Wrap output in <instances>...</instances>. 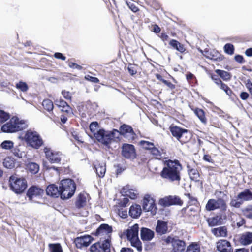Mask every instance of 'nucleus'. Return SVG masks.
<instances>
[{
  "instance_id": "nucleus-55",
  "label": "nucleus",
  "mask_w": 252,
  "mask_h": 252,
  "mask_svg": "<svg viewBox=\"0 0 252 252\" xmlns=\"http://www.w3.org/2000/svg\"><path fill=\"white\" fill-rule=\"evenodd\" d=\"M98 123L97 122H92L89 128L91 131L94 134H94L96 133L98 131H97L98 127Z\"/></svg>"
},
{
  "instance_id": "nucleus-18",
  "label": "nucleus",
  "mask_w": 252,
  "mask_h": 252,
  "mask_svg": "<svg viewBox=\"0 0 252 252\" xmlns=\"http://www.w3.org/2000/svg\"><path fill=\"white\" fill-rule=\"evenodd\" d=\"M200 208V204L192 206L187 205L181 210V212L184 217L195 216L197 215Z\"/></svg>"
},
{
  "instance_id": "nucleus-59",
  "label": "nucleus",
  "mask_w": 252,
  "mask_h": 252,
  "mask_svg": "<svg viewBox=\"0 0 252 252\" xmlns=\"http://www.w3.org/2000/svg\"><path fill=\"white\" fill-rule=\"evenodd\" d=\"M145 2L148 5L152 7H160V5L156 0H146Z\"/></svg>"
},
{
  "instance_id": "nucleus-36",
  "label": "nucleus",
  "mask_w": 252,
  "mask_h": 252,
  "mask_svg": "<svg viewBox=\"0 0 252 252\" xmlns=\"http://www.w3.org/2000/svg\"><path fill=\"white\" fill-rule=\"evenodd\" d=\"M241 212L245 218L252 220V204H249L242 209Z\"/></svg>"
},
{
  "instance_id": "nucleus-23",
  "label": "nucleus",
  "mask_w": 252,
  "mask_h": 252,
  "mask_svg": "<svg viewBox=\"0 0 252 252\" xmlns=\"http://www.w3.org/2000/svg\"><path fill=\"white\" fill-rule=\"evenodd\" d=\"M211 232L216 237H227L228 236V230L225 226L212 228Z\"/></svg>"
},
{
  "instance_id": "nucleus-40",
  "label": "nucleus",
  "mask_w": 252,
  "mask_h": 252,
  "mask_svg": "<svg viewBox=\"0 0 252 252\" xmlns=\"http://www.w3.org/2000/svg\"><path fill=\"white\" fill-rule=\"evenodd\" d=\"M26 166L27 169L32 174L37 173L39 169V166L35 162H29Z\"/></svg>"
},
{
  "instance_id": "nucleus-39",
  "label": "nucleus",
  "mask_w": 252,
  "mask_h": 252,
  "mask_svg": "<svg viewBox=\"0 0 252 252\" xmlns=\"http://www.w3.org/2000/svg\"><path fill=\"white\" fill-rule=\"evenodd\" d=\"M184 195L188 197L189 199L187 202V205L192 206V205H199V202L196 197H194L190 193H185Z\"/></svg>"
},
{
  "instance_id": "nucleus-42",
  "label": "nucleus",
  "mask_w": 252,
  "mask_h": 252,
  "mask_svg": "<svg viewBox=\"0 0 252 252\" xmlns=\"http://www.w3.org/2000/svg\"><path fill=\"white\" fill-rule=\"evenodd\" d=\"M150 153L156 159L160 160L162 159V154L159 149L154 146L150 150Z\"/></svg>"
},
{
  "instance_id": "nucleus-57",
  "label": "nucleus",
  "mask_w": 252,
  "mask_h": 252,
  "mask_svg": "<svg viewBox=\"0 0 252 252\" xmlns=\"http://www.w3.org/2000/svg\"><path fill=\"white\" fill-rule=\"evenodd\" d=\"M127 70L131 76H134L137 72L136 66L135 64H129L128 66Z\"/></svg>"
},
{
  "instance_id": "nucleus-28",
  "label": "nucleus",
  "mask_w": 252,
  "mask_h": 252,
  "mask_svg": "<svg viewBox=\"0 0 252 252\" xmlns=\"http://www.w3.org/2000/svg\"><path fill=\"white\" fill-rule=\"evenodd\" d=\"M112 232V227L107 224H102L98 228L95 230V232L92 233V235L94 236H98L104 232L106 233H110Z\"/></svg>"
},
{
  "instance_id": "nucleus-63",
  "label": "nucleus",
  "mask_w": 252,
  "mask_h": 252,
  "mask_svg": "<svg viewBox=\"0 0 252 252\" xmlns=\"http://www.w3.org/2000/svg\"><path fill=\"white\" fill-rule=\"evenodd\" d=\"M246 223V220L244 218L239 217L238 220H236V225L238 228H239Z\"/></svg>"
},
{
  "instance_id": "nucleus-21",
  "label": "nucleus",
  "mask_w": 252,
  "mask_h": 252,
  "mask_svg": "<svg viewBox=\"0 0 252 252\" xmlns=\"http://www.w3.org/2000/svg\"><path fill=\"white\" fill-rule=\"evenodd\" d=\"M186 243L184 240L176 238L173 241L171 252H184L186 250Z\"/></svg>"
},
{
  "instance_id": "nucleus-51",
  "label": "nucleus",
  "mask_w": 252,
  "mask_h": 252,
  "mask_svg": "<svg viewBox=\"0 0 252 252\" xmlns=\"http://www.w3.org/2000/svg\"><path fill=\"white\" fill-rule=\"evenodd\" d=\"M91 252H101V243L99 242L93 244L90 248Z\"/></svg>"
},
{
  "instance_id": "nucleus-47",
  "label": "nucleus",
  "mask_w": 252,
  "mask_h": 252,
  "mask_svg": "<svg viewBox=\"0 0 252 252\" xmlns=\"http://www.w3.org/2000/svg\"><path fill=\"white\" fill-rule=\"evenodd\" d=\"M139 144L145 150L149 151L155 146L153 143L145 140L140 141Z\"/></svg>"
},
{
  "instance_id": "nucleus-41",
  "label": "nucleus",
  "mask_w": 252,
  "mask_h": 252,
  "mask_svg": "<svg viewBox=\"0 0 252 252\" xmlns=\"http://www.w3.org/2000/svg\"><path fill=\"white\" fill-rule=\"evenodd\" d=\"M155 77L156 78L164 83L165 85H166L167 86H168L170 89L171 90H173L175 89L176 86L174 84H172L171 82H169L165 79H164L162 76V75L158 73H156L155 74Z\"/></svg>"
},
{
  "instance_id": "nucleus-1",
  "label": "nucleus",
  "mask_w": 252,
  "mask_h": 252,
  "mask_svg": "<svg viewBox=\"0 0 252 252\" xmlns=\"http://www.w3.org/2000/svg\"><path fill=\"white\" fill-rule=\"evenodd\" d=\"M164 167L160 172V176L170 182L181 180V171L182 165L177 159H168L163 161Z\"/></svg>"
},
{
  "instance_id": "nucleus-10",
  "label": "nucleus",
  "mask_w": 252,
  "mask_h": 252,
  "mask_svg": "<svg viewBox=\"0 0 252 252\" xmlns=\"http://www.w3.org/2000/svg\"><path fill=\"white\" fill-rule=\"evenodd\" d=\"M142 207L145 211L151 212L153 215H155L158 210L155 200L148 194H145L143 197Z\"/></svg>"
},
{
  "instance_id": "nucleus-53",
  "label": "nucleus",
  "mask_w": 252,
  "mask_h": 252,
  "mask_svg": "<svg viewBox=\"0 0 252 252\" xmlns=\"http://www.w3.org/2000/svg\"><path fill=\"white\" fill-rule=\"evenodd\" d=\"M61 111L66 115H71L73 114V110L71 106L67 104L64 107L60 108Z\"/></svg>"
},
{
  "instance_id": "nucleus-56",
  "label": "nucleus",
  "mask_w": 252,
  "mask_h": 252,
  "mask_svg": "<svg viewBox=\"0 0 252 252\" xmlns=\"http://www.w3.org/2000/svg\"><path fill=\"white\" fill-rule=\"evenodd\" d=\"M55 104L59 109L68 104L62 98L56 99L55 100Z\"/></svg>"
},
{
  "instance_id": "nucleus-33",
  "label": "nucleus",
  "mask_w": 252,
  "mask_h": 252,
  "mask_svg": "<svg viewBox=\"0 0 252 252\" xmlns=\"http://www.w3.org/2000/svg\"><path fill=\"white\" fill-rule=\"evenodd\" d=\"M94 168L97 175L102 178L104 176L106 172V165L104 163H96L94 165Z\"/></svg>"
},
{
  "instance_id": "nucleus-13",
  "label": "nucleus",
  "mask_w": 252,
  "mask_h": 252,
  "mask_svg": "<svg viewBox=\"0 0 252 252\" xmlns=\"http://www.w3.org/2000/svg\"><path fill=\"white\" fill-rule=\"evenodd\" d=\"M44 151L46 158L51 163H59L61 161V154L59 152L52 150L50 148L45 147Z\"/></svg>"
},
{
  "instance_id": "nucleus-37",
  "label": "nucleus",
  "mask_w": 252,
  "mask_h": 252,
  "mask_svg": "<svg viewBox=\"0 0 252 252\" xmlns=\"http://www.w3.org/2000/svg\"><path fill=\"white\" fill-rule=\"evenodd\" d=\"M3 164L7 168H13L15 167V160L11 157H7L4 159Z\"/></svg>"
},
{
  "instance_id": "nucleus-6",
  "label": "nucleus",
  "mask_w": 252,
  "mask_h": 252,
  "mask_svg": "<svg viewBox=\"0 0 252 252\" xmlns=\"http://www.w3.org/2000/svg\"><path fill=\"white\" fill-rule=\"evenodd\" d=\"M27 186V182L24 178L18 177L16 175H12L9 177V187L15 193H22Z\"/></svg>"
},
{
  "instance_id": "nucleus-54",
  "label": "nucleus",
  "mask_w": 252,
  "mask_h": 252,
  "mask_svg": "<svg viewBox=\"0 0 252 252\" xmlns=\"http://www.w3.org/2000/svg\"><path fill=\"white\" fill-rule=\"evenodd\" d=\"M243 203L241 200L238 199L236 198V199H233L230 201V205L232 207L238 208L241 207Z\"/></svg>"
},
{
  "instance_id": "nucleus-8",
  "label": "nucleus",
  "mask_w": 252,
  "mask_h": 252,
  "mask_svg": "<svg viewBox=\"0 0 252 252\" xmlns=\"http://www.w3.org/2000/svg\"><path fill=\"white\" fill-rule=\"evenodd\" d=\"M227 209L226 201L223 198L210 199L205 206V209L208 211L220 209L222 214H226Z\"/></svg>"
},
{
  "instance_id": "nucleus-16",
  "label": "nucleus",
  "mask_w": 252,
  "mask_h": 252,
  "mask_svg": "<svg viewBox=\"0 0 252 252\" xmlns=\"http://www.w3.org/2000/svg\"><path fill=\"white\" fill-rule=\"evenodd\" d=\"M226 218V214H220L216 215L212 217L208 218L206 220V221L208 223L209 226L213 227L222 224L223 223V220Z\"/></svg>"
},
{
  "instance_id": "nucleus-52",
  "label": "nucleus",
  "mask_w": 252,
  "mask_h": 252,
  "mask_svg": "<svg viewBox=\"0 0 252 252\" xmlns=\"http://www.w3.org/2000/svg\"><path fill=\"white\" fill-rule=\"evenodd\" d=\"M224 51L229 55H232L234 52V47L231 43H227L224 47Z\"/></svg>"
},
{
  "instance_id": "nucleus-48",
  "label": "nucleus",
  "mask_w": 252,
  "mask_h": 252,
  "mask_svg": "<svg viewBox=\"0 0 252 252\" xmlns=\"http://www.w3.org/2000/svg\"><path fill=\"white\" fill-rule=\"evenodd\" d=\"M211 60L218 61L221 59L220 54L216 50H213L210 53V56L208 57Z\"/></svg>"
},
{
  "instance_id": "nucleus-5",
  "label": "nucleus",
  "mask_w": 252,
  "mask_h": 252,
  "mask_svg": "<svg viewBox=\"0 0 252 252\" xmlns=\"http://www.w3.org/2000/svg\"><path fill=\"white\" fill-rule=\"evenodd\" d=\"M139 225L137 223L127 229L124 233L131 245L136 248L138 252L142 250V243L138 238Z\"/></svg>"
},
{
  "instance_id": "nucleus-9",
  "label": "nucleus",
  "mask_w": 252,
  "mask_h": 252,
  "mask_svg": "<svg viewBox=\"0 0 252 252\" xmlns=\"http://www.w3.org/2000/svg\"><path fill=\"white\" fill-rule=\"evenodd\" d=\"M25 139L30 146L35 149L39 148L43 144L42 139L35 131L28 130L25 135Z\"/></svg>"
},
{
  "instance_id": "nucleus-12",
  "label": "nucleus",
  "mask_w": 252,
  "mask_h": 252,
  "mask_svg": "<svg viewBox=\"0 0 252 252\" xmlns=\"http://www.w3.org/2000/svg\"><path fill=\"white\" fill-rule=\"evenodd\" d=\"M122 155L127 159H134L136 158L135 147L132 144L124 143L122 146Z\"/></svg>"
},
{
  "instance_id": "nucleus-62",
  "label": "nucleus",
  "mask_w": 252,
  "mask_h": 252,
  "mask_svg": "<svg viewBox=\"0 0 252 252\" xmlns=\"http://www.w3.org/2000/svg\"><path fill=\"white\" fill-rule=\"evenodd\" d=\"M176 239V238H175L174 237H172L170 236H168L167 237H165V238H162V240L166 245H168L169 244H171V245H172L173 241H174Z\"/></svg>"
},
{
  "instance_id": "nucleus-50",
  "label": "nucleus",
  "mask_w": 252,
  "mask_h": 252,
  "mask_svg": "<svg viewBox=\"0 0 252 252\" xmlns=\"http://www.w3.org/2000/svg\"><path fill=\"white\" fill-rule=\"evenodd\" d=\"M10 118V114L0 109V123L5 122Z\"/></svg>"
},
{
  "instance_id": "nucleus-2",
  "label": "nucleus",
  "mask_w": 252,
  "mask_h": 252,
  "mask_svg": "<svg viewBox=\"0 0 252 252\" xmlns=\"http://www.w3.org/2000/svg\"><path fill=\"white\" fill-rule=\"evenodd\" d=\"M120 135V130L113 129L112 131L106 132L103 129H100L94 134L96 139L102 144L109 146L112 140L114 139H118Z\"/></svg>"
},
{
  "instance_id": "nucleus-26",
  "label": "nucleus",
  "mask_w": 252,
  "mask_h": 252,
  "mask_svg": "<svg viewBox=\"0 0 252 252\" xmlns=\"http://www.w3.org/2000/svg\"><path fill=\"white\" fill-rule=\"evenodd\" d=\"M169 44L173 49L176 50L181 54H185L187 50L185 45L177 40H170Z\"/></svg>"
},
{
  "instance_id": "nucleus-60",
  "label": "nucleus",
  "mask_w": 252,
  "mask_h": 252,
  "mask_svg": "<svg viewBox=\"0 0 252 252\" xmlns=\"http://www.w3.org/2000/svg\"><path fill=\"white\" fill-rule=\"evenodd\" d=\"M126 193V195L132 199H135L138 196V194L135 192V191L132 189H129Z\"/></svg>"
},
{
  "instance_id": "nucleus-46",
  "label": "nucleus",
  "mask_w": 252,
  "mask_h": 252,
  "mask_svg": "<svg viewBox=\"0 0 252 252\" xmlns=\"http://www.w3.org/2000/svg\"><path fill=\"white\" fill-rule=\"evenodd\" d=\"M49 247L51 252H63L61 245L59 243L50 244Z\"/></svg>"
},
{
  "instance_id": "nucleus-30",
  "label": "nucleus",
  "mask_w": 252,
  "mask_h": 252,
  "mask_svg": "<svg viewBox=\"0 0 252 252\" xmlns=\"http://www.w3.org/2000/svg\"><path fill=\"white\" fill-rule=\"evenodd\" d=\"M142 213L141 206L134 204L130 206L129 210V216L133 218H138Z\"/></svg>"
},
{
  "instance_id": "nucleus-58",
  "label": "nucleus",
  "mask_w": 252,
  "mask_h": 252,
  "mask_svg": "<svg viewBox=\"0 0 252 252\" xmlns=\"http://www.w3.org/2000/svg\"><path fill=\"white\" fill-rule=\"evenodd\" d=\"M62 94L66 100L71 101L72 97L70 92L66 90H62Z\"/></svg>"
},
{
  "instance_id": "nucleus-7",
  "label": "nucleus",
  "mask_w": 252,
  "mask_h": 252,
  "mask_svg": "<svg viewBox=\"0 0 252 252\" xmlns=\"http://www.w3.org/2000/svg\"><path fill=\"white\" fill-rule=\"evenodd\" d=\"M169 129L172 136L182 144L188 142L191 138L190 131L187 129L172 124Z\"/></svg>"
},
{
  "instance_id": "nucleus-61",
  "label": "nucleus",
  "mask_w": 252,
  "mask_h": 252,
  "mask_svg": "<svg viewBox=\"0 0 252 252\" xmlns=\"http://www.w3.org/2000/svg\"><path fill=\"white\" fill-rule=\"evenodd\" d=\"M126 4L128 6L129 8L133 12L135 13L139 10L138 7H137L136 5L133 2L131 1H126Z\"/></svg>"
},
{
  "instance_id": "nucleus-31",
  "label": "nucleus",
  "mask_w": 252,
  "mask_h": 252,
  "mask_svg": "<svg viewBox=\"0 0 252 252\" xmlns=\"http://www.w3.org/2000/svg\"><path fill=\"white\" fill-rule=\"evenodd\" d=\"M42 105L44 109L49 112L51 114V116H50V118L54 119L55 115H54L52 113H51V112H52L54 108V105L52 101L49 99H44L42 102Z\"/></svg>"
},
{
  "instance_id": "nucleus-45",
  "label": "nucleus",
  "mask_w": 252,
  "mask_h": 252,
  "mask_svg": "<svg viewBox=\"0 0 252 252\" xmlns=\"http://www.w3.org/2000/svg\"><path fill=\"white\" fill-rule=\"evenodd\" d=\"M0 147L5 150H11L14 147V143L10 140H5L3 141Z\"/></svg>"
},
{
  "instance_id": "nucleus-38",
  "label": "nucleus",
  "mask_w": 252,
  "mask_h": 252,
  "mask_svg": "<svg viewBox=\"0 0 252 252\" xmlns=\"http://www.w3.org/2000/svg\"><path fill=\"white\" fill-rule=\"evenodd\" d=\"M185 252H200V247L198 244L192 242L187 246Z\"/></svg>"
},
{
  "instance_id": "nucleus-49",
  "label": "nucleus",
  "mask_w": 252,
  "mask_h": 252,
  "mask_svg": "<svg viewBox=\"0 0 252 252\" xmlns=\"http://www.w3.org/2000/svg\"><path fill=\"white\" fill-rule=\"evenodd\" d=\"M219 87L220 89L223 90L229 96H231L233 94L232 90L226 84L222 82Z\"/></svg>"
},
{
  "instance_id": "nucleus-29",
  "label": "nucleus",
  "mask_w": 252,
  "mask_h": 252,
  "mask_svg": "<svg viewBox=\"0 0 252 252\" xmlns=\"http://www.w3.org/2000/svg\"><path fill=\"white\" fill-rule=\"evenodd\" d=\"M239 241L243 245H248L252 243V232H246L242 234Z\"/></svg>"
},
{
  "instance_id": "nucleus-3",
  "label": "nucleus",
  "mask_w": 252,
  "mask_h": 252,
  "mask_svg": "<svg viewBox=\"0 0 252 252\" xmlns=\"http://www.w3.org/2000/svg\"><path fill=\"white\" fill-rule=\"evenodd\" d=\"M27 127L24 121L20 120L16 116L12 117L10 120L2 126L1 130L5 133H15L23 130Z\"/></svg>"
},
{
  "instance_id": "nucleus-43",
  "label": "nucleus",
  "mask_w": 252,
  "mask_h": 252,
  "mask_svg": "<svg viewBox=\"0 0 252 252\" xmlns=\"http://www.w3.org/2000/svg\"><path fill=\"white\" fill-rule=\"evenodd\" d=\"M15 87L17 89L23 92H27L29 89L28 84L22 81H20L19 82L17 83Z\"/></svg>"
},
{
  "instance_id": "nucleus-15",
  "label": "nucleus",
  "mask_w": 252,
  "mask_h": 252,
  "mask_svg": "<svg viewBox=\"0 0 252 252\" xmlns=\"http://www.w3.org/2000/svg\"><path fill=\"white\" fill-rule=\"evenodd\" d=\"M216 248L220 252H233L231 243L226 239L219 240L216 243Z\"/></svg>"
},
{
  "instance_id": "nucleus-34",
  "label": "nucleus",
  "mask_w": 252,
  "mask_h": 252,
  "mask_svg": "<svg viewBox=\"0 0 252 252\" xmlns=\"http://www.w3.org/2000/svg\"><path fill=\"white\" fill-rule=\"evenodd\" d=\"M86 204V197L84 194L80 193L75 201L76 208L80 209L84 207Z\"/></svg>"
},
{
  "instance_id": "nucleus-24",
  "label": "nucleus",
  "mask_w": 252,
  "mask_h": 252,
  "mask_svg": "<svg viewBox=\"0 0 252 252\" xmlns=\"http://www.w3.org/2000/svg\"><path fill=\"white\" fill-rule=\"evenodd\" d=\"M141 238L143 241H151L155 236L154 232L147 228L142 227L140 230Z\"/></svg>"
},
{
  "instance_id": "nucleus-35",
  "label": "nucleus",
  "mask_w": 252,
  "mask_h": 252,
  "mask_svg": "<svg viewBox=\"0 0 252 252\" xmlns=\"http://www.w3.org/2000/svg\"><path fill=\"white\" fill-rule=\"evenodd\" d=\"M215 72L223 80L227 81L231 79V75L230 73L223 70L216 69Z\"/></svg>"
},
{
  "instance_id": "nucleus-32",
  "label": "nucleus",
  "mask_w": 252,
  "mask_h": 252,
  "mask_svg": "<svg viewBox=\"0 0 252 252\" xmlns=\"http://www.w3.org/2000/svg\"><path fill=\"white\" fill-rule=\"evenodd\" d=\"M188 172L190 179L195 182L199 181L200 174L196 168H193L190 165L187 166Z\"/></svg>"
},
{
  "instance_id": "nucleus-64",
  "label": "nucleus",
  "mask_w": 252,
  "mask_h": 252,
  "mask_svg": "<svg viewBox=\"0 0 252 252\" xmlns=\"http://www.w3.org/2000/svg\"><path fill=\"white\" fill-rule=\"evenodd\" d=\"M245 85L248 91H249L251 97L252 98V82L250 79H248L245 83Z\"/></svg>"
},
{
  "instance_id": "nucleus-27",
  "label": "nucleus",
  "mask_w": 252,
  "mask_h": 252,
  "mask_svg": "<svg viewBox=\"0 0 252 252\" xmlns=\"http://www.w3.org/2000/svg\"><path fill=\"white\" fill-rule=\"evenodd\" d=\"M46 191L48 195L55 197L61 196L59 187H58L55 184L49 185L47 187Z\"/></svg>"
},
{
  "instance_id": "nucleus-11",
  "label": "nucleus",
  "mask_w": 252,
  "mask_h": 252,
  "mask_svg": "<svg viewBox=\"0 0 252 252\" xmlns=\"http://www.w3.org/2000/svg\"><path fill=\"white\" fill-rule=\"evenodd\" d=\"M158 204L164 207L172 205H178L181 206L183 204V201L178 196L169 195L160 198L159 200Z\"/></svg>"
},
{
  "instance_id": "nucleus-14",
  "label": "nucleus",
  "mask_w": 252,
  "mask_h": 252,
  "mask_svg": "<svg viewBox=\"0 0 252 252\" xmlns=\"http://www.w3.org/2000/svg\"><path fill=\"white\" fill-rule=\"evenodd\" d=\"M93 240L94 239L91 236L84 235L75 238L74 243L77 248L82 249L89 246Z\"/></svg>"
},
{
  "instance_id": "nucleus-44",
  "label": "nucleus",
  "mask_w": 252,
  "mask_h": 252,
  "mask_svg": "<svg viewBox=\"0 0 252 252\" xmlns=\"http://www.w3.org/2000/svg\"><path fill=\"white\" fill-rule=\"evenodd\" d=\"M111 241L109 239H107L103 241L101 244V250L104 252H111Z\"/></svg>"
},
{
  "instance_id": "nucleus-17",
  "label": "nucleus",
  "mask_w": 252,
  "mask_h": 252,
  "mask_svg": "<svg viewBox=\"0 0 252 252\" xmlns=\"http://www.w3.org/2000/svg\"><path fill=\"white\" fill-rule=\"evenodd\" d=\"M120 133L121 135L125 136L127 134H128L129 136V141H133L136 138V134L134 131L132 127L127 125L123 124L120 127Z\"/></svg>"
},
{
  "instance_id": "nucleus-25",
  "label": "nucleus",
  "mask_w": 252,
  "mask_h": 252,
  "mask_svg": "<svg viewBox=\"0 0 252 252\" xmlns=\"http://www.w3.org/2000/svg\"><path fill=\"white\" fill-rule=\"evenodd\" d=\"M236 198L241 200L243 203L252 200V192L249 189H246L238 194Z\"/></svg>"
},
{
  "instance_id": "nucleus-4",
  "label": "nucleus",
  "mask_w": 252,
  "mask_h": 252,
  "mask_svg": "<svg viewBox=\"0 0 252 252\" xmlns=\"http://www.w3.org/2000/svg\"><path fill=\"white\" fill-rule=\"evenodd\" d=\"M61 198L66 199L72 197L76 190V184L74 181L70 179L62 180L59 184Z\"/></svg>"
},
{
  "instance_id": "nucleus-19",
  "label": "nucleus",
  "mask_w": 252,
  "mask_h": 252,
  "mask_svg": "<svg viewBox=\"0 0 252 252\" xmlns=\"http://www.w3.org/2000/svg\"><path fill=\"white\" fill-rule=\"evenodd\" d=\"M44 193V190L36 186H32L28 190L27 196L30 200H32L34 197L41 196Z\"/></svg>"
},
{
  "instance_id": "nucleus-20",
  "label": "nucleus",
  "mask_w": 252,
  "mask_h": 252,
  "mask_svg": "<svg viewBox=\"0 0 252 252\" xmlns=\"http://www.w3.org/2000/svg\"><path fill=\"white\" fill-rule=\"evenodd\" d=\"M155 231L157 234L159 235H162L166 234L168 232L167 222L162 220H157Z\"/></svg>"
},
{
  "instance_id": "nucleus-22",
  "label": "nucleus",
  "mask_w": 252,
  "mask_h": 252,
  "mask_svg": "<svg viewBox=\"0 0 252 252\" xmlns=\"http://www.w3.org/2000/svg\"><path fill=\"white\" fill-rule=\"evenodd\" d=\"M191 110L194 112L195 115L199 119L200 122L204 125H206L207 123V119L206 117L205 112L201 108L195 107L193 106L189 105Z\"/></svg>"
}]
</instances>
